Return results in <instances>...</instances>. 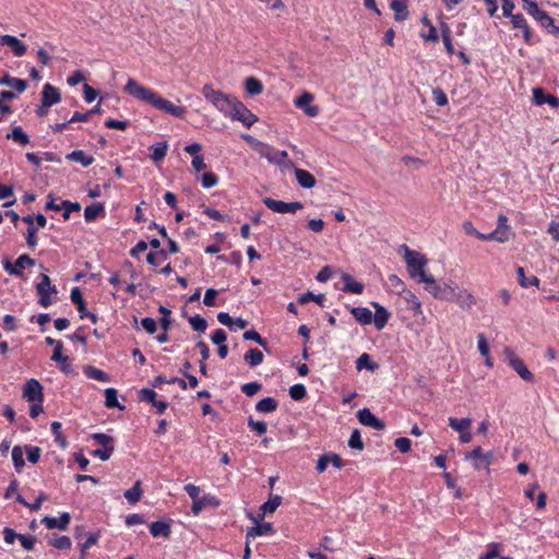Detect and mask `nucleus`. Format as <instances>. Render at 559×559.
<instances>
[{
	"label": "nucleus",
	"mask_w": 559,
	"mask_h": 559,
	"mask_svg": "<svg viewBox=\"0 0 559 559\" xmlns=\"http://www.w3.org/2000/svg\"><path fill=\"white\" fill-rule=\"evenodd\" d=\"M211 340L216 345H223L227 340V334L223 329H217L212 333Z\"/></svg>",
	"instance_id": "69168bd1"
},
{
	"label": "nucleus",
	"mask_w": 559,
	"mask_h": 559,
	"mask_svg": "<svg viewBox=\"0 0 559 559\" xmlns=\"http://www.w3.org/2000/svg\"><path fill=\"white\" fill-rule=\"evenodd\" d=\"M23 397L28 402H39L43 403L44 394H43V385L36 379H29L25 382L23 386Z\"/></svg>",
	"instance_id": "9b49d317"
},
{
	"label": "nucleus",
	"mask_w": 559,
	"mask_h": 559,
	"mask_svg": "<svg viewBox=\"0 0 559 559\" xmlns=\"http://www.w3.org/2000/svg\"><path fill=\"white\" fill-rule=\"evenodd\" d=\"M62 343H56V348L53 349V354L51 356V359L59 364H66L69 361L68 357L62 355Z\"/></svg>",
	"instance_id": "052dcab7"
},
{
	"label": "nucleus",
	"mask_w": 559,
	"mask_h": 559,
	"mask_svg": "<svg viewBox=\"0 0 559 559\" xmlns=\"http://www.w3.org/2000/svg\"><path fill=\"white\" fill-rule=\"evenodd\" d=\"M277 405L274 397H264L257 403L255 409L260 413H272L277 408Z\"/></svg>",
	"instance_id": "4c0bfd02"
},
{
	"label": "nucleus",
	"mask_w": 559,
	"mask_h": 559,
	"mask_svg": "<svg viewBox=\"0 0 559 559\" xmlns=\"http://www.w3.org/2000/svg\"><path fill=\"white\" fill-rule=\"evenodd\" d=\"M282 503L281 496H271L266 502L261 506L263 513H273Z\"/></svg>",
	"instance_id": "c03bdc74"
},
{
	"label": "nucleus",
	"mask_w": 559,
	"mask_h": 559,
	"mask_svg": "<svg viewBox=\"0 0 559 559\" xmlns=\"http://www.w3.org/2000/svg\"><path fill=\"white\" fill-rule=\"evenodd\" d=\"M41 450L38 447H26L27 460L35 464L39 461Z\"/></svg>",
	"instance_id": "0e129e2a"
},
{
	"label": "nucleus",
	"mask_w": 559,
	"mask_h": 559,
	"mask_svg": "<svg viewBox=\"0 0 559 559\" xmlns=\"http://www.w3.org/2000/svg\"><path fill=\"white\" fill-rule=\"evenodd\" d=\"M61 100V95L58 88L49 83H46L41 92V102L45 107H51Z\"/></svg>",
	"instance_id": "dca6fc26"
},
{
	"label": "nucleus",
	"mask_w": 559,
	"mask_h": 559,
	"mask_svg": "<svg viewBox=\"0 0 559 559\" xmlns=\"http://www.w3.org/2000/svg\"><path fill=\"white\" fill-rule=\"evenodd\" d=\"M243 338L247 340V341H254L257 342L260 346L266 348L267 346V343L264 338L261 337V335L254 331V330H249V331H246L243 333Z\"/></svg>",
	"instance_id": "864d4df0"
},
{
	"label": "nucleus",
	"mask_w": 559,
	"mask_h": 559,
	"mask_svg": "<svg viewBox=\"0 0 559 559\" xmlns=\"http://www.w3.org/2000/svg\"><path fill=\"white\" fill-rule=\"evenodd\" d=\"M245 87H246V92L251 96L259 95L263 91V85H262L261 81L253 76L246 79Z\"/></svg>",
	"instance_id": "e433bc0d"
},
{
	"label": "nucleus",
	"mask_w": 559,
	"mask_h": 559,
	"mask_svg": "<svg viewBox=\"0 0 559 559\" xmlns=\"http://www.w3.org/2000/svg\"><path fill=\"white\" fill-rule=\"evenodd\" d=\"M356 368L358 371L362 369L373 371L377 368V366L371 361L370 356L368 354H362L356 360Z\"/></svg>",
	"instance_id": "49530a36"
},
{
	"label": "nucleus",
	"mask_w": 559,
	"mask_h": 559,
	"mask_svg": "<svg viewBox=\"0 0 559 559\" xmlns=\"http://www.w3.org/2000/svg\"><path fill=\"white\" fill-rule=\"evenodd\" d=\"M307 394L306 386L301 383L294 384L289 388V395L295 401L302 400Z\"/></svg>",
	"instance_id": "09e8293b"
},
{
	"label": "nucleus",
	"mask_w": 559,
	"mask_h": 559,
	"mask_svg": "<svg viewBox=\"0 0 559 559\" xmlns=\"http://www.w3.org/2000/svg\"><path fill=\"white\" fill-rule=\"evenodd\" d=\"M295 176L298 185L305 189H311L317 183L314 176L307 170L295 168Z\"/></svg>",
	"instance_id": "412c9836"
},
{
	"label": "nucleus",
	"mask_w": 559,
	"mask_h": 559,
	"mask_svg": "<svg viewBox=\"0 0 559 559\" xmlns=\"http://www.w3.org/2000/svg\"><path fill=\"white\" fill-rule=\"evenodd\" d=\"M464 459L469 462L475 469H483V449L480 447H476L465 453Z\"/></svg>",
	"instance_id": "5701e85b"
},
{
	"label": "nucleus",
	"mask_w": 559,
	"mask_h": 559,
	"mask_svg": "<svg viewBox=\"0 0 559 559\" xmlns=\"http://www.w3.org/2000/svg\"><path fill=\"white\" fill-rule=\"evenodd\" d=\"M399 252L403 253V258L412 278L420 283L425 277L429 275L426 272L428 260L423 253L412 250L406 245H402L399 249Z\"/></svg>",
	"instance_id": "20e7f679"
},
{
	"label": "nucleus",
	"mask_w": 559,
	"mask_h": 559,
	"mask_svg": "<svg viewBox=\"0 0 559 559\" xmlns=\"http://www.w3.org/2000/svg\"><path fill=\"white\" fill-rule=\"evenodd\" d=\"M35 264V260L29 258L27 254L20 255L14 264H11L10 262L4 263V270L15 276H21L22 271L27 266H33Z\"/></svg>",
	"instance_id": "f8f14e48"
},
{
	"label": "nucleus",
	"mask_w": 559,
	"mask_h": 559,
	"mask_svg": "<svg viewBox=\"0 0 559 559\" xmlns=\"http://www.w3.org/2000/svg\"><path fill=\"white\" fill-rule=\"evenodd\" d=\"M39 296L38 304L43 308H48L53 304V296L57 295L56 286L51 285V281L47 274H41V281L36 285Z\"/></svg>",
	"instance_id": "0eeeda50"
},
{
	"label": "nucleus",
	"mask_w": 559,
	"mask_h": 559,
	"mask_svg": "<svg viewBox=\"0 0 559 559\" xmlns=\"http://www.w3.org/2000/svg\"><path fill=\"white\" fill-rule=\"evenodd\" d=\"M350 313L362 325L372 323V312L366 307H352Z\"/></svg>",
	"instance_id": "4be33fe9"
},
{
	"label": "nucleus",
	"mask_w": 559,
	"mask_h": 559,
	"mask_svg": "<svg viewBox=\"0 0 559 559\" xmlns=\"http://www.w3.org/2000/svg\"><path fill=\"white\" fill-rule=\"evenodd\" d=\"M84 374L90 378L97 380L99 382H109L110 377L103 370L95 368L93 366L84 367Z\"/></svg>",
	"instance_id": "473e14b6"
},
{
	"label": "nucleus",
	"mask_w": 559,
	"mask_h": 559,
	"mask_svg": "<svg viewBox=\"0 0 559 559\" xmlns=\"http://www.w3.org/2000/svg\"><path fill=\"white\" fill-rule=\"evenodd\" d=\"M394 444L402 453H407L412 447L411 440L405 437L397 438Z\"/></svg>",
	"instance_id": "338daca9"
},
{
	"label": "nucleus",
	"mask_w": 559,
	"mask_h": 559,
	"mask_svg": "<svg viewBox=\"0 0 559 559\" xmlns=\"http://www.w3.org/2000/svg\"><path fill=\"white\" fill-rule=\"evenodd\" d=\"M228 118L231 120L240 121L247 128L251 127L254 122L258 121V117L252 114L240 100H237Z\"/></svg>",
	"instance_id": "9d476101"
},
{
	"label": "nucleus",
	"mask_w": 559,
	"mask_h": 559,
	"mask_svg": "<svg viewBox=\"0 0 559 559\" xmlns=\"http://www.w3.org/2000/svg\"><path fill=\"white\" fill-rule=\"evenodd\" d=\"M263 203L269 210L280 214L296 213L298 210H301L304 207L302 203L298 201L284 202L280 200H274L272 198H264Z\"/></svg>",
	"instance_id": "1a4fd4ad"
},
{
	"label": "nucleus",
	"mask_w": 559,
	"mask_h": 559,
	"mask_svg": "<svg viewBox=\"0 0 559 559\" xmlns=\"http://www.w3.org/2000/svg\"><path fill=\"white\" fill-rule=\"evenodd\" d=\"M260 389L261 384L259 382H249L241 386V391L248 396L255 395Z\"/></svg>",
	"instance_id": "e2e57ef3"
},
{
	"label": "nucleus",
	"mask_w": 559,
	"mask_h": 559,
	"mask_svg": "<svg viewBox=\"0 0 559 559\" xmlns=\"http://www.w3.org/2000/svg\"><path fill=\"white\" fill-rule=\"evenodd\" d=\"M348 447L356 450H362L364 443L361 440L360 432L356 429L352 432L349 440H348Z\"/></svg>",
	"instance_id": "603ef678"
},
{
	"label": "nucleus",
	"mask_w": 559,
	"mask_h": 559,
	"mask_svg": "<svg viewBox=\"0 0 559 559\" xmlns=\"http://www.w3.org/2000/svg\"><path fill=\"white\" fill-rule=\"evenodd\" d=\"M142 497L141 483L138 480L132 488L124 492V498L131 504H135Z\"/></svg>",
	"instance_id": "79ce46f5"
},
{
	"label": "nucleus",
	"mask_w": 559,
	"mask_h": 559,
	"mask_svg": "<svg viewBox=\"0 0 559 559\" xmlns=\"http://www.w3.org/2000/svg\"><path fill=\"white\" fill-rule=\"evenodd\" d=\"M141 325L148 334H153L157 330V323L153 318L147 317L142 319Z\"/></svg>",
	"instance_id": "774afa93"
},
{
	"label": "nucleus",
	"mask_w": 559,
	"mask_h": 559,
	"mask_svg": "<svg viewBox=\"0 0 559 559\" xmlns=\"http://www.w3.org/2000/svg\"><path fill=\"white\" fill-rule=\"evenodd\" d=\"M0 44L10 47L15 56H22L26 51L25 45L17 37H1Z\"/></svg>",
	"instance_id": "bb28decb"
},
{
	"label": "nucleus",
	"mask_w": 559,
	"mask_h": 559,
	"mask_svg": "<svg viewBox=\"0 0 559 559\" xmlns=\"http://www.w3.org/2000/svg\"><path fill=\"white\" fill-rule=\"evenodd\" d=\"M452 301L456 302L461 308L469 309L475 304V298L466 289L456 287Z\"/></svg>",
	"instance_id": "6ab92c4d"
},
{
	"label": "nucleus",
	"mask_w": 559,
	"mask_h": 559,
	"mask_svg": "<svg viewBox=\"0 0 559 559\" xmlns=\"http://www.w3.org/2000/svg\"><path fill=\"white\" fill-rule=\"evenodd\" d=\"M389 283L400 295L406 289L404 282L395 274L389 276Z\"/></svg>",
	"instance_id": "4d7b16f0"
},
{
	"label": "nucleus",
	"mask_w": 559,
	"mask_h": 559,
	"mask_svg": "<svg viewBox=\"0 0 559 559\" xmlns=\"http://www.w3.org/2000/svg\"><path fill=\"white\" fill-rule=\"evenodd\" d=\"M402 295L409 310H413L415 313L423 312L421 302L413 292L405 289Z\"/></svg>",
	"instance_id": "c85d7f7f"
},
{
	"label": "nucleus",
	"mask_w": 559,
	"mask_h": 559,
	"mask_svg": "<svg viewBox=\"0 0 559 559\" xmlns=\"http://www.w3.org/2000/svg\"><path fill=\"white\" fill-rule=\"evenodd\" d=\"M341 278L344 283V287H343L344 292L356 294V295H359L364 292V288H365L364 284L355 281L352 275H349L347 273H342Z\"/></svg>",
	"instance_id": "aec40b11"
},
{
	"label": "nucleus",
	"mask_w": 559,
	"mask_h": 559,
	"mask_svg": "<svg viewBox=\"0 0 559 559\" xmlns=\"http://www.w3.org/2000/svg\"><path fill=\"white\" fill-rule=\"evenodd\" d=\"M263 354L258 348H251L245 354V361L251 367H257L263 362Z\"/></svg>",
	"instance_id": "c9c22d12"
},
{
	"label": "nucleus",
	"mask_w": 559,
	"mask_h": 559,
	"mask_svg": "<svg viewBox=\"0 0 559 559\" xmlns=\"http://www.w3.org/2000/svg\"><path fill=\"white\" fill-rule=\"evenodd\" d=\"M533 102L535 105H544L548 104L549 106L556 108L559 106V98L555 95L544 93L542 87H535L533 90Z\"/></svg>",
	"instance_id": "f3484780"
},
{
	"label": "nucleus",
	"mask_w": 559,
	"mask_h": 559,
	"mask_svg": "<svg viewBox=\"0 0 559 559\" xmlns=\"http://www.w3.org/2000/svg\"><path fill=\"white\" fill-rule=\"evenodd\" d=\"M117 390L114 388H108L105 390V405L108 408H119L122 409L123 406H121L118 402L117 397Z\"/></svg>",
	"instance_id": "ea45409f"
},
{
	"label": "nucleus",
	"mask_w": 559,
	"mask_h": 559,
	"mask_svg": "<svg viewBox=\"0 0 559 559\" xmlns=\"http://www.w3.org/2000/svg\"><path fill=\"white\" fill-rule=\"evenodd\" d=\"M123 91L136 98L138 100L144 102L152 105L154 108L164 111L173 117L181 118L186 114V108L180 105H176L165 98L152 88L145 87L139 84L134 79L129 78Z\"/></svg>",
	"instance_id": "f03ea898"
},
{
	"label": "nucleus",
	"mask_w": 559,
	"mask_h": 559,
	"mask_svg": "<svg viewBox=\"0 0 559 559\" xmlns=\"http://www.w3.org/2000/svg\"><path fill=\"white\" fill-rule=\"evenodd\" d=\"M390 7L395 13L396 21H404L407 19L408 10L405 0H392Z\"/></svg>",
	"instance_id": "c756f323"
},
{
	"label": "nucleus",
	"mask_w": 559,
	"mask_h": 559,
	"mask_svg": "<svg viewBox=\"0 0 559 559\" xmlns=\"http://www.w3.org/2000/svg\"><path fill=\"white\" fill-rule=\"evenodd\" d=\"M273 533L272 524L263 523L247 531L246 538H254L257 536L269 535Z\"/></svg>",
	"instance_id": "2f4dec72"
},
{
	"label": "nucleus",
	"mask_w": 559,
	"mask_h": 559,
	"mask_svg": "<svg viewBox=\"0 0 559 559\" xmlns=\"http://www.w3.org/2000/svg\"><path fill=\"white\" fill-rule=\"evenodd\" d=\"M456 287L457 286L454 283H444L443 285H441V295L439 296V299L452 301V299L454 298Z\"/></svg>",
	"instance_id": "a18cd8bd"
},
{
	"label": "nucleus",
	"mask_w": 559,
	"mask_h": 559,
	"mask_svg": "<svg viewBox=\"0 0 559 559\" xmlns=\"http://www.w3.org/2000/svg\"><path fill=\"white\" fill-rule=\"evenodd\" d=\"M516 274L519 277V283L522 287H524V288H528L531 286L538 287L539 280L535 275L526 276L524 269L522 266H519L516 269Z\"/></svg>",
	"instance_id": "72a5a7b5"
},
{
	"label": "nucleus",
	"mask_w": 559,
	"mask_h": 559,
	"mask_svg": "<svg viewBox=\"0 0 559 559\" xmlns=\"http://www.w3.org/2000/svg\"><path fill=\"white\" fill-rule=\"evenodd\" d=\"M105 211L104 204L96 202L85 207L84 218L86 222H92Z\"/></svg>",
	"instance_id": "f704fd0d"
},
{
	"label": "nucleus",
	"mask_w": 559,
	"mask_h": 559,
	"mask_svg": "<svg viewBox=\"0 0 559 559\" xmlns=\"http://www.w3.org/2000/svg\"><path fill=\"white\" fill-rule=\"evenodd\" d=\"M24 452L21 447H14L12 449V461L17 472H21L24 466Z\"/></svg>",
	"instance_id": "de8ad7c7"
},
{
	"label": "nucleus",
	"mask_w": 559,
	"mask_h": 559,
	"mask_svg": "<svg viewBox=\"0 0 559 559\" xmlns=\"http://www.w3.org/2000/svg\"><path fill=\"white\" fill-rule=\"evenodd\" d=\"M151 148H152L151 158L154 162H159V160L164 159V157L166 156L168 146H167L166 142H159V143L154 144Z\"/></svg>",
	"instance_id": "37998d69"
},
{
	"label": "nucleus",
	"mask_w": 559,
	"mask_h": 559,
	"mask_svg": "<svg viewBox=\"0 0 559 559\" xmlns=\"http://www.w3.org/2000/svg\"><path fill=\"white\" fill-rule=\"evenodd\" d=\"M477 347L483 357H488L489 355V345L484 334H478L477 336Z\"/></svg>",
	"instance_id": "680f3d73"
},
{
	"label": "nucleus",
	"mask_w": 559,
	"mask_h": 559,
	"mask_svg": "<svg viewBox=\"0 0 559 559\" xmlns=\"http://www.w3.org/2000/svg\"><path fill=\"white\" fill-rule=\"evenodd\" d=\"M70 297H71L72 302L78 307L80 318L84 319L87 309L85 307V301L83 299L80 288L79 287L72 288Z\"/></svg>",
	"instance_id": "7c9ffc66"
},
{
	"label": "nucleus",
	"mask_w": 559,
	"mask_h": 559,
	"mask_svg": "<svg viewBox=\"0 0 559 559\" xmlns=\"http://www.w3.org/2000/svg\"><path fill=\"white\" fill-rule=\"evenodd\" d=\"M202 95L211 103L214 108L225 117H228L237 103V98L231 94H226L215 90L212 84H205L202 87Z\"/></svg>",
	"instance_id": "39448f33"
},
{
	"label": "nucleus",
	"mask_w": 559,
	"mask_h": 559,
	"mask_svg": "<svg viewBox=\"0 0 559 559\" xmlns=\"http://www.w3.org/2000/svg\"><path fill=\"white\" fill-rule=\"evenodd\" d=\"M66 158L75 163H80L84 167H88L94 163V157L85 154V152L81 150L69 153Z\"/></svg>",
	"instance_id": "a878e982"
},
{
	"label": "nucleus",
	"mask_w": 559,
	"mask_h": 559,
	"mask_svg": "<svg viewBox=\"0 0 559 559\" xmlns=\"http://www.w3.org/2000/svg\"><path fill=\"white\" fill-rule=\"evenodd\" d=\"M92 439L95 442L104 445V448H106V447H114L112 445V438L110 436L106 435V433H102V432L93 433L92 435Z\"/></svg>",
	"instance_id": "13d9d810"
},
{
	"label": "nucleus",
	"mask_w": 559,
	"mask_h": 559,
	"mask_svg": "<svg viewBox=\"0 0 559 559\" xmlns=\"http://www.w3.org/2000/svg\"><path fill=\"white\" fill-rule=\"evenodd\" d=\"M189 322L194 331L204 332L206 330L207 323L205 319L200 316H193L189 319Z\"/></svg>",
	"instance_id": "5fc2aeb1"
},
{
	"label": "nucleus",
	"mask_w": 559,
	"mask_h": 559,
	"mask_svg": "<svg viewBox=\"0 0 559 559\" xmlns=\"http://www.w3.org/2000/svg\"><path fill=\"white\" fill-rule=\"evenodd\" d=\"M8 139L21 144L26 145L29 143L28 135L23 131L21 127L13 128L12 132L7 135Z\"/></svg>",
	"instance_id": "a19ab883"
},
{
	"label": "nucleus",
	"mask_w": 559,
	"mask_h": 559,
	"mask_svg": "<svg viewBox=\"0 0 559 559\" xmlns=\"http://www.w3.org/2000/svg\"><path fill=\"white\" fill-rule=\"evenodd\" d=\"M358 419L360 424L367 427H371L377 430H383L384 424L379 418H377L368 408H362L358 412Z\"/></svg>",
	"instance_id": "2eb2a0df"
},
{
	"label": "nucleus",
	"mask_w": 559,
	"mask_h": 559,
	"mask_svg": "<svg viewBox=\"0 0 559 559\" xmlns=\"http://www.w3.org/2000/svg\"><path fill=\"white\" fill-rule=\"evenodd\" d=\"M114 452V447H106L102 449H96L92 452V455L98 457L102 461H107Z\"/></svg>",
	"instance_id": "bf43d9fd"
},
{
	"label": "nucleus",
	"mask_w": 559,
	"mask_h": 559,
	"mask_svg": "<svg viewBox=\"0 0 559 559\" xmlns=\"http://www.w3.org/2000/svg\"><path fill=\"white\" fill-rule=\"evenodd\" d=\"M50 544L57 549H68L71 546V540L68 536H56Z\"/></svg>",
	"instance_id": "6e6d98bb"
},
{
	"label": "nucleus",
	"mask_w": 559,
	"mask_h": 559,
	"mask_svg": "<svg viewBox=\"0 0 559 559\" xmlns=\"http://www.w3.org/2000/svg\"><path fill=\"white\" fill-rule=\"evenodd\" d=\"M202 187L210 189L218 183V177L213 173H205L201 178Z\"/></svg>",
	"instance_id": "3c124183"
},
{
	"label": "nucleus",
	"mask_w": 559,
	"mask_h": 559,
	"mask_svg": "<svg viewBox=\"0 0 559 559\" xmlns=\"http://www.w3.org/2000/svg\"><path fill=\"white\" fill-rule=\"evenodd\" d=\"M123 91L136 98L138 100L144 102L152 105L154 108L164 111L173 117L181 118L186 114V108L180 105H176L165 98L152 88L145 87L139 84L134 79L129 78Z\"/></svg>",
	"instance_id": "f257e3e1"
},
{
	"label": "nucleus",
	"mask_w": 559,
	"mask_h": 559,
	"mask_svg": "<svg viewBox=\"0 0 559 559\" xmlns=\"http://www.w3.org/2000/svg\"><path fill=\"white\" fill-rule=\"evenodd\" d=\"M420 283L425 284V289L429 292L435 298H439L441 285H439L432 275H428Z\"/></svg>",
	"instance_id": "58836bf2"
},
{
	"label": "nucleus",
	"mask_w": 559,
	"mask_h": 559,
	"mask_svg": "<svg viewBox=\"0 0 559 559\" xmlns=\"http://www.w3.org/2000/svg\"><path fill=\"white\" fill-rule=\"evenodd\" d=\"M449 426L459 435L465 432V430L471 429L473 420L471 418H455L449 417L448 419Z\"/></svg>",
	"instance_id": "cd10ccee"
},
{
	"label": "nucleus",
	"mask_w": 559,
	"mask_h": 559,
	"mask_svg": "<svg viewBox=\"0 0 559 559\" xmlns=\"http://www.w3.org/2000/svg\"><path fill=\"white\" fill-rule=\"evenodd\" d=\"M371 306L374 308V314H372V322L377 330L381 331L388 323L391 314L390 312L377 301H372Z\"/></svg>",
	"instance_id": "4468645a"
},
{
	"label": "nucleus",
	"mask_w": 559,
	"mask_h": 559,
	"mask_svg": "<svg viewBox=\"0 0 559 559\" xmlns=\"http://www.w3.org/2000/svg\"><path fill=\"white\" fill-rule=\"evenodd\" d=\"M242 139L260 155V157L265 158L270 164L282 169L294 168V163L289 159L286 151L276 150L272 145L261 142L250 134H243Z\"/></svg>",
	"instance_id": "7ed1b4c3"
},
{
	"label": "nucleus",
	"mask_w": 559,
	"mask_h": 559,
	"mask_svg": "<svg viewBox=\"0 0 559 559\" xmlns=\"http://www.w3.org/2000/svg\"><path fill=\"white\" fill-rule=\"evenodd\" d=\"M43 523L49 530L59 528L64 531L70 523V514L64 512L60 515V518L46 516L44 518Z\"/></svg>",
	"instance_id": "a211bd4d"
},
{
	"label": "nucleus",
	"mask_w": 559,
	"mask_h": 559,
	"mask_svg": "<svg viewBox=\"0 0 559 559\" xmlns=\"http://www.w3.org/2000/svg\"><path fill=\"white\" fill-rule=\"evenodd\" d=\"M511 228L508 225V217L504 214H500L498 216V225L497 228L487 234V237H484L486 241L496 240L498 242H507L511 237Z\"/></svg>",
	"instance_id": "6e6552de"
},
{
	"label": "nucleus",
	"mask_w": 559,
	"mask_h": 559,
	"mask_svg": "<svg viewBox=\"0 0 559 559\" xmlns=\"http://www.w3.org/2000/svg\"><path fill=\"white\" fill-rule=\"evenodd\" d=\"M150 533L153 537H169L170 535V525L163 521H156L151 523Z\"/></svg>",
	"instance_id": "393cba45"
},
{
	"label": "nucleus",
	"mask_w": 559,
	"mask_h": 559,
	"mask_svg": "<svg viewBox=\"0 0 559 559\" xmlns=\"http://www.w3.org/2000/svg\"><path fill=\"white\" fill-rule=\"evenodd\" d=\"M523 3L527 13L532 15L537 22H539L548 33H559V26L555 24L554 19H551L545 11L540 10L535 2L523 0Z\"/></svg>",
	"instance_id": "423d86ee"
},
{
	"label": "nucleus",
	"mask_w": 559,
	"mask_h": 559,
	"mask_svg": "<svg viewBox=\"0 0 559 559\" xmlns=\"http://www.w3.org/2000/svg\"><path fill=\"white\" fill-rule=\"evenodd\" d=\"M62 210H63V219L68 221L70 218L71 213L79 212L81 210V205L78 202L62 201Z\"/></svg>",
	"instance_id": "8fccbe9b"
},
{
	"label": "nucleus",
	"mask_w": 559,
	"mask_h": 559,
	"mask_svg": "<svg viewBox=\"0 0 559 559\" xmlns=\"http://www.w3.org/2000/svg\"><path fill=\"white\" fill-rule=\"evenodd\" d=\"M510 365L512 366V368L516 371V373L525 381H532L533 380V374L532 372L527 369V367L525 366V364L523 362V360H521L520 358L518 357H512L510 359Z\"/></svg>",
	"instance_id": "b1692460"
},
{
	"label": "nucleus",
	"mask_w": 559,
	"mask_h": 559,
	"mask_svg": "<svg viewBox=\"0 0 559 559\" xmlns=\"http://www.w3.org/2000/svg\"><path fill=\"white\" fill-rule=\"evenodd\" d=\"M313 100V95L306 92L302 95H300L298 98L294 100V104L296 107L304 110V112L308 117H317L319 115V107L318 106H311L310 104Z\"/></svg>",
	"instance_id": "ddd939ff"
}]
</instances>
